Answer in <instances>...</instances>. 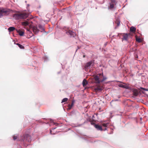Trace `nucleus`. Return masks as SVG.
I'll use <instances>...</instances> for the list:
<instances>
[{"instance_id": "nucleus-1", "label": "nucleus", "mask_w": 148, "mask_h": 148, "mask_svg": "<svg viewBox=\"0 0 148 148\" xmlns=\"http://www.w3.org/2000/svg\"><path fill=\"white\" fill-rule=\"evenodd\" d=\"M95 83L99 84L106 80L107 78L103 76V73H100L95 75L94 77Z\"/></svg>"}, {"instance_id": "nucleus-2", "label": "nucleus", "mask_w": 148, "mask_h": 148, "mask_svg": "<svg viewBox=\"0 0 148 148\" xmlns=\"http://www.w3.org/2000/svg\"><path fill=\"white\" fill-rule=\"evenodd\" d=\"M28 16V13L25 12H22L20 13H16L14 14L13 17L16 19H25Z\"/></svg>"}, {"instance_id": "nucleus-3", "label": "nucleus", "mask_w": 148, "mask_h": 148, "mask_svg": "<svg viewBox=\"0 0 148 148\" xmlns=\"http://www.w3.org/2000/svg\"><path fill=\"white\" fill-rule=\"evenodd\" d=\"M10 12V10L3 8H0V17L3 16L9 15Z\"/></svg>"}, {"instance_id": "nucleus-4", "label": "nucleus", "mask_w": 148, "mask_h": 148, "mask_svg": "<svg viewBox=\"0 0 148 148\" xmlns=\"http://www.w3.org/2000/svg\"><path fill=\"white\" fill-rule=\"evenodd\" d=\"M20 140L24 142L27 141L30 142L31 140V137L29 134H26L23 136H21Z\"/></svg>"}, {"instance_id": "nucleus-5", "label": "nucleus", "mask_w": 148, "mask_h": 148, "mask_svg": "<svg viewBox=\"0 0 148 148\" xmlns=\"http://www.w3.org/2000/svg\"><path fill=\"white\" fill-rule=\"evenodd\" d=\"M130 34H122V36L123 38H122V40H125L127 41L128 40V38L130 36Z\"/></svg>"}, {"instance_id": "nucleus-6", "label": "nucleus", "mask_w": 148, "mask_h": 148, "mask_svg": "<svg viewBox=\"0 0 148 148\" xmlns=\"http://www.w3.org/2000/svg\"><path fill=\"white\" fill-rule=\"evenodd\" d=\"M66 33L67 35H70L71 37H74L76 35L75 32L70 30H68L66 31Z\"/></svg>"}, {"instance_id": "nucleus-7", "label": "nucleus", "mask_w": 148, "mask_h": 148, "mask_svg": "<svg viewBox=\"0 0 148 148\" xmlns=\"http://www.w3.org/2000/svg\"><path fill=\"white\" fill-rule=\"evenodd\" d=\"M94 64L93 62L92 61H91L87 63L86 64L85 67L86 69H87L90 67L92 64Z\"/></svg>"}, {"instance_id": "nucleus-8", "label": "nucleus", "mask_w": 148, "mask_h": 148, "mask_svg": "<svg viewBox=\"0 0 148 148\" xmlns=\"http://www.w3.org/2000/svg\"><path fill=\"white\" fill-rule=\"evenodd\" d=\"M32 30L35 34H37L39 30L37 27L35 26L32 27Z\"/></svg>"}, {"instance_id": "nucleus-9", "label": "nucleus", "mask_w": 148, "mask_h": 148, "mask_svg": "<svg viewBox=\"0 0 148 148\" xmlns=\"http://www.w3.org/2000/svg\"><path fill=\"white\" fill-rule=\"evenodd\" d=\"M94 126L98 130L101 131H102L103 130L101 125H100L97 124H96Z\"/></svg>"}, {"instance_id": "nucleus-10", "label": "nucleus", "mask_w": 148, "mask_h": 148, "mask_svg": "<svg viewBox=\"0 0 148 148\" xmlns=\"http://www.w3.org/2000/svg\"><path fill=\"white\" fill-rule=\"evenodd\" d=\"M75 102V101L74 100H72L71 104V105L69 104L68 105V109L69 110H70L72 108V107L74 105Z\"/></svg>"}, {"instance_id": "nucleus-11", "label": "nucleus", "mask_w": 148, "mask_h": 148, "mask_svg": "<svg viewBox=\"0 0 148 148\" xmlns=\"http://www.w3.org/2000/svg\"><path fill=\"white\" fill-rule=\"evenodd\" d=\"M119 86L120 87L125 88L126 89H128L129 88L128 85H123V84H119Z\"/></svg>"}, {"instance_id": "nucleus-12", "label": "nucleus", "mask_w": 148, "mask_h": 148, "mask_svg": "<svg viewBox=\"0 0 148 148\" xmlns=\"http://www.w3.org/2000/svg\"><path fill=\"white\" fill-rule=\"evenodd\" d=\"M103 90V88L100 86L97 87L95 89V91L96 92L100 91Z\"/></svg>"}, {"instance_id": "nucleus-13", "label": "nucleus", "mask_w": 148, "mask_h": 148, "mask_svg": "<svg viewBox=\"0 0 148 148\" xmlns=\"http://www.w3.org/2000/svg\"><path fill=\"white\" fill-rule=\"evenodd\" d=\"M133 94L134 96H137L138 94V92L136 90H133Z\"/></svg>"}, {"instance_id": "nucleus-14", "label": "nucleus", "mask_w": 148, "mask_h": 148, "mask_svg": "<svg viewBox=\"0 0 148 148\" xmlns=\"http://www.w3.org/2000/svg\"><path fill=\"white\" fill-rule=\"evenodd\" d=\"M88 83V82L86 79H84L83 80L82 82V84L84 87H85Z\"/></svg>"}, {"instance_id": "nucleus-15", "label": "nucleus", "mask_w": 148, "mask_h": 148, "mask_svg": "<svg viewBox=\"0 0 148 148\" xmlns=\"http://www.w3.org/2000/svg\"><path fill=\"white\" fill-rule=\"evenodd\" d=\"M108 123H103L101 124V125L102 126L105 127L106 128H105L104 130H107V128L106 127L108 126Z\"/></svg>"}, {"instance_id": "nucleus-16", "label": "nucleus", "mask_w": 148, "mask_h": 148, "mask_svg": "<svg viewBox=\"0 0 148 148\" xmlns=\"http://www.w3.org/2000/svg\"><path fill=\"white\" fill-rule=\"evenodd\" d=\"M21 24L23 25L24 26H26L29 24V22L27 21L22 22Z\"/></svg>"}, {"instance_id": "nucleus-17", "label": "nucleus", "mask_w": 148, "mask_h": 148, "mask_svg": "<svg viewBox=\"0 0 148 148\" xmlns=\"http://www.w3.org/2000/svg\"><path fill=\"white\" fill-rule=\"evenodd\" d=\"M17 32L20 36H23L24 35V32L23 31H21L20 30H19Z\"/></svg>"}, {"instance_id": "nucleus-18", "label": "nucleus", "mask_w": 148, "mask_h": 148, "mask_svg": "<svg viewBox=\"0 0 148 148\" xmlns=\"http://www.w3.org/2000/svg\"><path fill=\"white\" fill-rule=\"evenodd\" d=\"M15 29V28L14 27H9L8 28V30L9 32H12V31H13Z\"/></svg>"}, {"instance_id": "nucleus-19", "label": "nucleus", "mask_w": 148, "mask_h": 148, "mask_svg": "<svg viewBox=\"0 0 148 148\" xmlns=\"http://www.w3.org/2000/svg\"><path fill=\"white\" fill-rule=\"evenodd\" d=\"M130 31L132 32H134L136 30V28L134 27H131L130 29Z\"/></svg>"}, {"instance_id": "nucleus-20", "label": "nucleus", "mask_w": 148, "mask_h": 148, "mask_svg": "<svg viewBox=\"0 0 148 148\" xmlns=\"http://www.w3.org/2000/svg\"><path fill=\"white\" fill-rule=\"evenodd\" d=\"M16 44L18 45V46L21 49H24V47L22 45H21L19 43H17Z\"/></svg>"}, {"instance_id": "nucleus-21", "label": "nucleus", "mask_w": 148, "mask_h": 148, "mask_svg": "<svg viewBox=\"0 0 148 148\" xmlns=\"http://www.w3.org/2000/svg\"><path fill=\"white\" fill-rule=\"evenodd\" d=\"M115 22L117 24V26H119V25L120 22L119 19H117L115 21Z\"/></svg>"}, {"instance_id": "nucleus-22", "label": "nucleus", "mask_w": 148, "mask_h": 148, "mask_svg": "<svg viewBox=\"0 0 148 148\" xmlns=\"http://www.w3.org/2000/svg\"><path fill=\"white\" fill-rule=\"evenodd\" d=\"M68 100V98H64L62 101V103L64 102L67 101Z\"/></svg>"}, {"instance_id": "nucleus-23", "label": "nucleus", "mask_w": 148, "mask_h": 148, "mask_svg": "<svg viewBox=\"0 0 148 148\" xmlns=\"http://www.w3.org/2000/svg\"><path fill=\"white\" fill-rule=\"evenodd\" d=\"M114 7V4H110V5L109 8H110L112 9Z\"/></svg>"}, {"instance_id": "nucleus-24", "label": "nucleus", "mask_w": 148, "mask_h": 148, "mask_svg": "<svg viewBox=\"0 0 148 148\" xmlns=\"http://www.w3.org/2000/svg\"><path fill=\"white\" fill-rule=\"evenodd\" d=\"M136 40L138 41V42H141L142 41H141V40L140 38H136Z\"/></svg>"}, {"instance_id": "nucleus-25", "label": "nucleus", "mask_w": 148, "mask_h": 148, "mask_svg": "<svg viewBox=\"0 0 148 148\" xmlns=\"http://www.w3.org/2000/svg\"><path fill=\"white\" fill-rule=\"evenodd\" d=\"M38 27L41 30H44L43 28L42 27L41 25H39L38 26Z\"/></svg>"}, {"instance_id": "nucleus-26", "label": "nucleus", "mask_w": 148, "mask_h": 148, "mask_svg": "<svg viewBox=\"0 0 148 148\" xmlns=\"http://www.w3.org/2000/svg\"><path fill=\"white\" fill-rule=\"evenodd\" d=\"M27 31L29 32V34H31V35H30V36H33V34L32 33V32L30 31L29 30V29H27Z\"/></svg>"}, {"instance_id": "nucleus-27", "label": "nucleus", "mask_w": 148, "mask_h": 148, "mask_svg": "<svg viewBox=\"0 0 148 148\" xmlns=\"http://www.w3.org/2000/svg\"><path fill=\"white\" fill-rule=\"evenodd\" d=\"M13 139L14 140H15L17 138V136H16L15 135H14L13 137Z\"/></svg>"}, {"instance_id": "nucleus-28", "label": "nucleus", "mask_w": 148, "mask_h": 148, "mask_svg": "<svg viewBox=\"0 0 148 148\" xmlns=\"http://www.w3.org/2000/svg\"><path fill=\"white\" fill-rule=\"evenodd\" d=\"M90 122L91 124V125H95V123L93 121H90Z\"/></svg>"}, {"instance_id": "nucleus-29", "label": "nucleus", "mask_w": 148, "mask_h": 148, "mask_svg": "<svg viewBox=\"0 0 148 148\" xmlns=\"http://www.w3.org/2000/svg\"><path fill=\"white\" fill-rule=\"evenodd\" d=\"M142 89L145 90H147V89H145V88H142Z\"/></svg>"}, {"instance_id": "nucleus-30", "label": "nucleus", "mask_w": 148, "mask_h": 148, "mask_svg": "<svg viewBox=\"0 0 148 148\" xmlns=\"http://www.w3.org/2000/svg\"><path fill=\"white\" fill-rule=\"evenodd\" d=\"M83 57L84 58H85V55H84Z\"/></svg>"}, {"instance_id": "nucleus-31", "label": "nucleus", "mask_w": 148, "mask_h": 148, "mask_svg": "<svg viewBox=\"0 0 148 148\" xmlns=\"http://www.w3.org/2000/svg\"><path fill=\"white\" fill-rule=\"evenodd\" d=\"M51 132H52V131H51V130H50V133H51Z\"/></svg>"}]
</instances>
